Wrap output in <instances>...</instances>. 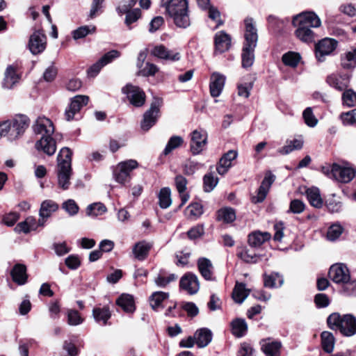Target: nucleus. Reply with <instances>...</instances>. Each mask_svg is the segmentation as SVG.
<instances>
[{
  "mask_svg": "<svg viewBox=\"0 0 356 356\" xmlns=\"http://www.w3.org/2000/svg\"><path fill=\"white\" fill-rule=\"evenodd\" d=\"M138 165V162L129 159L120 163L113 171L114 179L119 184L125 185L131 180V172Z\"/></svg>",
  "mask_w": 356,
  "mask_h": 356,
  "instance_id": "obj_7",
  "label": "nucleus"
},
{
  "mask_svg": "<svg viewBox=\"0 0 356 356\" xmlns=\"http://www.w3.org/2000/svg\"><path fill=\"white\" fill-rule=\"evenodd\" d=\"M33 131L36 134L43 136H51L54 132V127L52 122L45 117H39L33 127Z\"/></svg>",
  "mask_w": 356,
  "mask_h": 356,
  "instance_id": "obj_18",
  "label": "nucleus"
},
{
  "mask_svg": "<svg viewBox=\"0 0 356 356\" xmlns=\"http://www.w3.org/2000/svg\"><path fill=\"white\" fill-rule=\"evenodd\" d=\"M46 36L41 31L34 32L30 37L29 48L33 54L42 53L46 48Z\"/></svg>",
  "mask_w": 356,
  "mask_h": 356,
  "instance_id": "obj_16",
  "label": "nucleus"
},
{
  "mask_svg": "<svg viewBox=\"0 0 356 356\" xmlns=\"http://www.w3.org/2000/svg\"><path fill=\"white\" fill-rule=\"evenodd\" d=\"M122 92L126 95L129 103L134 106L141 107L145 104V94L138 86L128 83L122 88Z\"/></svg>",
  "mask_w": 356,
  "mask_h": 356,
  "instance_id": "obj_9",
  "label": "nucleus"
},
{
  "mask_svg": "<svg viewBox=\"0 0 356 356\" xmlns=\"http://www.w3.org/2000/svg\"><path fill=\"white\" fill-rule=\"evenodd\" d=\"M35 149L42 151L49 156L53 155L56 150V142L51 136H43L35 145Z\"/></svg>",
  "mask_w": 356,
  "mask_h": 356,
  "instance_id": "obj_19",
  "label": "nucleus"
},
{
  "mask_svg": "<svg viewBox=\"0 0 356 356\" xmlns=\"http://www.w3.org/2000/svg\"><path fill=\"white\" fill-rule=\"evenodd\" d=\"M218 219L225 222H232L236 219V213L234 209L225 207L218 211Z\"/></svg>",
  "mask_w": 356,
  "mask_h": 356,
  "instance_id": "obj_42",
  "label": "nucleus"
},
{
  "mask_svg": "<svg viewBox=\"0 0 356 356\" xmlns=\"http://www.w3.org/2000/svg\"><path fill=\"white\" fill-rule=\"evenodd\" d=\"M169 297V293L163 291H156L149 297V302L152 308L157 311L159 308L163 307L162 302L167 300Z\"/></svg>",
  "mask_w": 356,
  "mask_h": 356,
  "instance_id": "obj_39",
  "label": "nucleus"
},
{
  "mask_svg": "<svg viewBox=\"0 0 356 356\" xmlns=\"http://www.w3.org/2000/svg\"><path fill=\"white\" fill-rule=\"evenodd\" d=\"M306 195L309 204L316 208H321L323 200L321 197L320 191L316 187L309 188L306 191Z\"/></svg>",
  "mask_w": 356,
  "mask_h": 356,
  "instance_id": "obj_35",
  "label": "nucleus"
},
{
  "mask_svg": "<svg viewBox=\"0 0 356 356\" xmlns=\"http://www.w3.org/2000/svg\"><path fill=\"white\" fill-rule=\"evenodd\" d=\"M326 207L330 212L338 213L341 211L342 203L339 200H337L335 196L333 195L332 197L327 200Z\"/></svg>",
  "mask_w": 356,
  "mask_h": 356,
  "instance_id": "obj_58",
  "label": "nucleus"
},
{
  "mask_svg": "<svg viewBox=\"0 0 356 356\" xmlns=\"http://www.w3.org/2000/svg\"><path fill=\"white\" fill-rule=\"evenodd\" d=\"M29 118L24 115H16L11 120L10 140H15L24 134L25 130L29 127Z\"/></svg>",
  "mask_w": 356,
  "mask_h": 356,
  "instance_id": "obj_12",
  "label": "nucleus"
},
{
  "mask_svg": "<svg viewBox=\"0 0 356 356\" xmlns=\"http://www.w3.org/2000/svg\"><path fill=\"white\" fill-rule=\"evenodd\" d=\"M321 172L330 178H333L341 183L350 182L355 176L356 170L350 167H345L337 163L321 168Z\"/></svg>",
  "mask_w": 356,
  "mask_h": 356,
  "instance_id": "obj_6",
  "label": "nucleus"
},
{
  "mask_svg": "<svg viewBox=\"0 0 356 356\" xmlns=\"http://www.w3.org/2000/svg\"><path fill=\"white\" fill-rule=\"evenodd\" d=\"M207 143V134L204 131L195 130L191 134V151L193 155L201 153Z\"/></svg>",
  "mask_w": 356,
  "mask_h": 356,
  "instance_id": "obj_14",
  "label": "nucleus"
},
{
  "mask_svg": "<svg viewBox=\"0 0 356 356\" xmlns=\"http://www.w3.org/2000/svg\"><path fill=\"white\" fill-rule=\"evenodd\" d=\"M124 14L126 15L124 23L128 26L129 29H131V25L141 17V11L139 8L133 9Z\"/></svg>",
  "mask_w": 356,
  "mask_h": 356,
  "instance_id": "obj_49",
  "label": "nucleus"
},
{
  "mask_svg": "<svg viewBox=\"0 0 356 356\" xmlns=\"http://www.w3.org/2000/svg\"><path fill=\"white\" fill-rule=\"evenodd\" d=\"M158 67L150 63H146L144 67L140 69L138 74L143 76H154L158 72Z\"/></svg>",
  "mask_w": 356,
  "mask_h": 356,
  "instance_id": "obj_60",
  "label": "nucleus"
},
{
  "mask_svg": "<svg viewBox=\"0 0 356 356\" xmlns=\"http://www.w3.org/2000/svg\"><path fill=\"white\" fill-rule=\"evenodd\" d=\"M327 323L330 329L339 330L345 337L356 334V318L352 314L332 313L327 317Z\"/></svg>",
  "mask_w": 356,
  "mask_h": 356,
  "instance_id": "obj_5",
  "label": "nucleus"
},
{
  "mask_svg": "<svg viewBox=\"0 0 356 356\" xmlns=\"http://www.w3.org/2000/svg\"><path fill=\"white\" fill-rule=\"evenodd\" d=\"M283 277L278 273H272L264 276V286L266 287H280L283 284Z\"/></svg>",
  "mask_w": 356,
  "mask_h": 356,
  "instance_id": "obj_41",
  "label": "nucleus"
},
{
  "mask_svg": "<svg viewBox=\"0 0 356 356\" xmlns=\"http://www.w3.org/2000/svg\"><path fill=\"white\" fill-rule=\"evenodd\" d=\"M138 0H123L117 7L116 10L120 15L124 13L132 10L131 8L136 5Z\"/></svg>",
  "mask_w": 356,
  "mask_h": 356,
  "instance_id": "obj_57",
  "label": "nucleus"
},
{
  "mask_svg": "<svg viewBox=\"0 0 356 356\" xmlns=\"http://www.w3.org/2000/svg\"><path fill=\"white\" fill-rule=\"evenodd\" d=\"M92 316L96 323L101 325H106L108 320L111 317V310L110 307L105 305L104 307H95L92 309Z\"/></svg>",
  "mask_w": 356,
  "mask_h": 356,
  "instance_id": "obj_24",
  "label": "nucleus"
},
{
  "mask_svg": "<svg viewBox=\"0 0 356 356\" xmlns=\"http://www.w3.org/2000/svg\"><path fill=\"white\" fill-rule=\"evenodd\" d=\"M302 118L305 124L308 127H314L318 123V120L314 115L311 107H307L304 110L302 113Z\"/></svg>",
  "mask_w": 356,
  "mask_h": 356,
  "instance_id": "obj_55",
  "label": "nucleus"
},
{
  "mask_svg": "<svg viewBox=\"0 0 356 356\" xmlns=\"http://www.w3.org/2000/svg\"><path fill=\"white\" fill-rule=\"evenodd\" d=\"M225 83V76L217 72H214L211 76L209 89L211 95L213 97H218L224 88Z\"/></svg>",
  "mask_w": 356,
  "mask_h": 356,
  "instance_id": "obj_23",
  "label": "nucleus"
},
{
  "mask_svg": "<svg viewBox=\"0 0 356 356\" xmlns=\"http://www.w3.org/2000/svg\"><path fill=\"white\" fill-rule=\"evenodd\" d=\"M337 41L332 38H324L315 45L316 58L319 62L325 60V56L331 54L337 48Z\"/></svg>",
  "mask_w": 356,
  "mask_h": 356,
  "instance_id": "obj_10",
  "label": "nucleus"
},
{
  "mask_svg": "<svg viewBox=\"0 0 356 356\" xmlns=\"http://www.w3.org/2000/svg\"><path fill=\"white\" fill-rule=\"evenodd\" d=\"M72 151L68 147L60 149L58 157L57 179L58 185L63 190H67L70 186L72 175Z\"/></svg>",
  "mask_w": 356,
  "mask_h": 356,
  "instance_id": "obj_4",
  "label": "nucleus"
},
{
  "mask_svg": "<svg viewBox=\"0 0 356 356\" xmlns=\"http://www.w3.org/2000/svg\"><path fill=\"white\" fill-rule=\"evenodd\" d=\"M207 11L209 18L216 22V29L223 24V21L220 18V13L217 8L214 6L209 7Z\"/></svg>",
  "mask_w": 356,
  "mask_h": 356,
  "instance_id": "obj_59",
  "label": "nucleus"
},
{
  "mask_svg": "<svg viewBox=\"0 0 356 356\" xmlns=\"http://www.w3.org/2000/svg\"><path fill=\"white\" fill-rule=\"evenodd\" d=\"M305 209V203L298 199H295L291 201L289 205V212L293 213H301Z\"/></svg>",
  "mask_w": 356,
  "mask_h": 356,
  "instance_id": "obj_62",
  "label": "nucleus"
},
{
  "mask_svg": "<svg viewBox=\"0 0 356 356\" xmlns=\"http://www.w3.org/2000/svg\"><path fill=\"white\" fill-rule=\"evenodd\" d=\"M270 238L271 235L268 232L254 231L248 235V243L251 247H259Z\"/></svg>",
  "mask_w": 356,
  "mask_h": 356,
  "instance_id": "obj_28",
  "label": "nucleus"
},
{
  "mask_svg": "<svg viewBox=\"0 0 356 356\" xmlns=\"http://www.w3.org/2000/svg\"><path fill=\"white\" fill-rule=\"evenodd\" d=\"M58 209V204L51 200H47L42 202L39 215L40 217L48 218L52 213Z\"/></svg>",
  "mask_w": 356,
  "mask_h": 356,
  "instance_id": "obj_38",
  "label": "nucleus"
},
{
  "mask_svg": "<svg viewBox=\"0 0 356 356\" xmlns=\"http://www.w3.org/2000/svg\"><path fill=\"white\" fill-rule=\"evenodd\" d=\"M181 308L186 312L188 316L191 317L196 316L199 313V309L196 305L192 302H183Z\"/></svg>",
  "mask_w": 356,
  "mask_h": 356,
  "instance_id": "obj_63",
  "label": "nucleus"
},
{
  "mask_svg": "<svg viewBox=\"0 0 356 356\" xmlns=\"http://www.w3.org/2000/svg\"><path fill=\"white\" fill-rule=\"evenodd\" d=\"M204 191L205 192H211L216 186L218 179L215 177L211 173L206 174L203 177Z\"/></svg>",
  "mask_w": 356,
  "mask_h": 356,
  "instance_id": "obj_50",
  "label": "nucleus"
},
{
  "mask_svg": "<svg viewBox=\"0 0 356 356\" xmlns=\"http://www.w3.org/2000/svg\"><path fill=\"white\" fill-rule=\"evenodd\" d=\"M106 211V207L101 202H96L88 206L87 215L92 217L102 216Z\"/></svg>",
  "mask_w": 356,
  "mask_h": 356,
  "instance_id": "obj_45",
  "label": "nucleus"
},
{
  "mask_svg": "<svg viewBox=\"0 0 356 356\" xmlns=\"http://www.w3.org/2000/svg\"><path fill=\"white\" fill-rule=\"evenodd\" d=\"M67 323L72 326H76L81 324L83 318L81 316L79 312L74 309H69L67 312Z\"/></svg>",
  "mask_w": 356,
  "mask_h": 356,
  "instance_id": "obj_51",
  "label": "nucleus"
},
{
  "mask_svg": "<svg viewBox=\"0 0 356 356\" xmlns=\"http://www.w3.org/2000/svg\"><path fill=\"white\" fill-rule=\"evenodd\" d=\"M183 142H184V140L181 136H172L169 139V140L163 150V154L165 156L169 154L172 150L180 147L182 145Z\"/></svg>",
  "mask_w": 356,
  "mask_h": 356,
  "instance_id": "obj_47",
  "label": "nucleus"
},
{
  "mask_svg": "<svg viewBox=\"0 0 356 356\" xmlns=\"http://www.w3.org/2000/svg\"><path fill=\"white\" fill-rule=\"evenodd\" d=\"M299 60V55L294 52H288L284 54L282 56V62L286 65L291 67H296L298 64Z\"/></svg>",
  "mask_w": 356,
  "mask_h": 356,
  "instance_id": "obj_56",
  "label": "nucleus"
},
{
  "mask_svg": "<svg viewBox=\"0 0 356 356\" xmlns=\"http://www.w3.org/2000/svg\"><path fill=\"white\" fill-rule=\"evenodd\" d=\"M151 54L159 59L170 61H177L181 58L179 52L170 50L163 44L154 46L151 50Z\"/></svg>",
  "mask_w": 356,
  "mask_h": 356,
  "instance_id": "obj_17",
  "label": "nucleus"
},
{
  "mask_svg": "<svg viewBox=\"0 0 356 356\" xmlns=\"http://www.w3.org/2000/svg\"><path fill=\"white\" fill-rule=\"evenodd\" d=\"M249 295V291L245 289L243 283L236 282L232 292V298L234 300L241 304Z\"/></svg>",
  "mask_w": 356,
  "mask_h": 356,
  "instance_id": "obj_37",
  "label": "nucleus"
},
{
  "mask_svg": "<svg viewBox=\"0 0 356 356\" xmlns=\"http://www.w3.org/2000/svg\"><path fill=\"white\" fill-rule=\"evenodd\" d=\"M162 105V99L156 98L151 104L150 108L144 113L143 119L140 126L143 131H148L154 126L157 121L160 111V107Z\"/></svg>",
  "mask_w": 356,
  "mask_h": 356,
  "instance_id": "obj_8",
  "label": "nucleus"
},
{
  "mask_svg": "<svg viewBox=\"0 0 356 356\" xmlns=\"http://www.w3.org/2000/svg\"><path fill=\"white\" fill-rule=\"evenodd\" d=\"M198 270L202 277L208 281H214L213 266L211 261L206 257H200L197 261Z\"/></svg>",
  "mask_w": 356,
  "mask_h": 356,
  "instance_id": "obj_20",
  "label": "nucleus"
},
{
  "mask_svg": "<svg viewBox=\"0 0 356 356\" xmlns=\"http://www.w3.org/2000/svg\"><path fill=\"white\" fill-rule=\"evenodd\" d=\"M238 153L235 150H229L224 154L220 158L216 170L219 175H223L227 173L232 167V162L236 159Z\"/></svg>",
  "mask_w": 356,
  "mask_h": 356,
  "instance_id": "obj_22",
  "label": "nucleus"
},
{
  "mask_svg": "<svg viewBox=\"0 0 356 356\" xmlns=\"http://www.w3.org/2000/svg\"><path fill=\"white\" fill-rule=\"evenodd\" d=\"M321 346L323 350L327 353L333 351L334 347V337L333 334L327 331H324L321 334Z\"/></svg>",
  "mask_w": 356,
  "mask_h": 356,
  "instance_id": "obj_40",
  "label": "nucleus"
},
{
  "mask_svg": "<svg viewBox=\"0 0 356 356\" xmlns=\"http://www.w3.org/2000/svg\"><path fill=\"white\" fill-rule=\"evenodd\" d=\"M329 277L337 284H343L350 280V271L343 264H336L330 268Z\"/></svg>",
  "mask_w": 356,
  "mask_h": 356,
  "instance_id": "obj_11",
  "label": "nucleus"
},
{
  "mask_svg": "<svg viewBox=\"0 0 356 356\" xmlns=\"http://www.w3.org/2000/svg\"><path fill=\"white\" fill-rule=\"evenodd\" d=\"M20 77L17 74L15 69L10 65L6 68L5 77L3 81V87L11 89L19 80Z\"/></svg>",
  "mask_w": 356,
  "mask_h": 356,
  "instance_id": "obj_31",
  "label": "nucleus"
},
{
  "mask_svg": "<svg viewBox=\"0 0 356 356\" xmlns=\"http://www.w3.org/2000/svg\"><path fill=\"white\" fill-rule=\"evenodd\" d=\"M96 27L93 25L82 26L72 31V37L74 40H79L86 37L88 35L95 32Z\"/></svg>",
  "mask_w": 356,
  "mask_h": 356,
  "instance_id": "obj_43",
  "label": "nucleus"
},
{
  "mask_svg": "<svg viewBox=\"0 0 356 356\" xmlns=\"http://www.w3.org/2000/svg\"><path fill=\"white\" fill-rule=\"evenodd\" d=\"M38 228L37 220L33 216L27 217L25 220L18 223L15 227V231L17 233H29L31 231L35 230Z\"/></svg>",
  "mask_w": 356,
  "mask_h": 356,
  "instance_id": "obj_34",
  "label": "nucleus"
},
{
  "mask_svg": "<svg viewBox=\"0 0 356 356\" xmlns=\"http://www.w3.org/2000/svg\"><path fill=\"white\" fill-rule=\"evenodd\" d=\"M341 65L343 68L351 69L356 66V48L348 51L341 58Z\"/></svg>",
  "mask_w": 356,
  "mask_h": 356,
  "instance_id": "obj_46",
  "label": "nucleus"
},
{
  "mask_svg": "<svg viewBox=\"0 0 356 356\" xmlns=\"http://www.w3.org/2000/svg\"><path fill=\"white\" fill-rule=\"evenodd\" d=\"M170 194L171 192L169 188L165 187L161 189L159 193V202L162 209H166L170 206L172 203Z\"/></svg>",
  "mask_w": 356,
  "mask_h": 356,
  "instance_id": "obj_44",
  "label": "nucleus"
},
{
  "mask_svg": "<svg viewBox=\"0 0 356 356\" xmlns=\"http://www.w3.org/2000/svg\"><path fill=\"white\" fill-rule=\"evenodd\" d=\"M152 247V243L145 241L136 243L132 249L134 257L139 261L145 260L147 257Z\"/></svg>",
  "mask_w": 356,
  "mask_h": 356,
  "instance_id": "obj_26",
  "label": "nucleus"
},
{
  "mask_svg": "<svg viewBox=\"0 0 356 356\" xmlns=\"http://www.w3.org/2000/svg\"><path fill=\"white\" fill-rule=\"evenodd\" d=\"M195 343L198 348H202L207 346L212 341V332L207 327L200 328L194 334Z\"/></svg>",
  "mask_w": 356,
  "mask_h": 356,
  "instance_id": "obj_25",
  "label": "nucleus"
},
{
  "mask_svg": "<svg viewBox=\"0 0 356 356\" xmlns=\"http://www.w3.org/2000/svg\"><path fill=\"white\" fill-rule=\"evenodd\" d=\"M343 231V228L339 224L331 225L327 232V238L329 241H334L339 238Z\"/></svg>",
  "mask_w": 356,
  "mask_h": 356,
  "instance_id": "obj_52",
  "label": "nucleus"
},
{
  "mask_svg": "<svg viewBox=\"0 0 356 356\" xmlns=\"http://www.w3.org/2000/svg\"><path fill=\"white\" fill-rule=\"evenodd\" d=\"M186 213L189 218L197 219L203 213V207L199 202L191 203L187 207Z\"/></svg>",
  "mask_w": 356,
  "mask_h": 356,
  "instance_id": "obj_48",
  "label": "nucleus"
},
{
  "mask_svg": "<svg viewBox=\"0 0 356 356\" xmlns=\"http://www.w3.org/2000/svg\"><path fill=\"white\" fill-rule=\"evenodd\" d=\"M10 275L13 280L19 285L24 284L27 281L26 267L24 264H15L10 272Z\"/></svg>",
  "mask_w": 356,
  "mask_h": 356,
  "instance_id": "obj_29",
  "label": "nucleus"
},
{
  "mask_svg": "<svg viewBox=\"0 0 356 356\" xmlns=\"http://www.w3.org/2000/svg\"><path fill=\"white\" fill-rule=\"evenodd\" d=\"M231 332L236 338L244 337L248 332V324L244 318H236L230 323Z\"/></svg>",
  "mask_w": 356,
  "mask_h": 356,
  "instance_id": "obj_27",
  "label": "nucleus"
},
{
  "mask_svg": "<svg viewBox=\"0 0 356 356\" xmlns=\"http://www.w3.org/2000/svg\"><path fill=\"white\" fill-rule=\"evenodd\" d=\"M282 343L280 341L264 340L262 345V350L266 356H280Z\"/></svg>",
  "mask_w": 356,
  "mask_h": 356,
  "instance_id": "obj_32",
  "label": "nucleus"
},
{
  "mask_svg": "<svg viewBox=\"0 0 356 356\" xmlns=\"http://www.w3.org/2000/svg\"><path fill=\"white\" fill-rule=\"evenodd\" d=\"M62 207L70 216L76 215L79 211V207L74 200L70 199L63 203Z\"/></svg>",
  "mask_w": 356,
  "mask_h": 356,
  "instance_id": "obj_61",
  "label": "nucleus"
},
{
  "mask_svg": "<svg viewBox=\"0 0 356 356\" xmlns=\"http://www.w3.org/2000/svg\"><path fill=\"white\" fill-rule=\"evenodd\" d=\"M245 23V41L241 53V65L245 69L250 67L254 61V49L257 47L258 35L252 18H246Z\"/></svg>",
  "mask_w": 356,
  "mask_h": 356,
  "instance_id": "obj_2",
  "label": "nucleus"
},
{
  "mask_svg": "<svg viewBox=\"0 0 356 356\" xmlns=\"http://www.w3.org/2000/svg\"><path fill=\"white\" fill-rule=\"evenodd\" d=\"M327 82L330 86L336 88L339 91H342L346 90L348 87V81L347 79L341 76H338L337 74H331L327 76Z\"/></svg>",
  "mask_w": 356,
  "mask_h": 356,
  "instance_id": "obj_36",
  "label": "nucleus"
},
{
  "mask_svg": "<svg viewBox=\"0 0 356 356\" xmlns=\"http://www.w3.org/2000/svg\"><path fill=\"white\" fill-rule=\"evenodd\" d=\"M161 6L177 27L186 29L191 25L187 0H162Z\"/></svg>",
  "mask_w": 356,
  "mask_h": 356,
  "instance_id": "obj_3",
  "label": "nucleus"
},
{
  "mask_svg": "<svg viewBox=\"0 0 356 356\" xmlns=\"http://www.w3.org/2000/svg\"><path fill=\"white\" fill-rule=\"evenodd\" d=\"M304 140L302 136H299L298 138H293L292 140H287L286 145L278 149V152L282 155H286L291 152L300 150L302 148Z\"/></svg>",
  "mask_w": 356,
  "mask_h": 356,
  "instance_id": "obj_30",
  "label": "nucleus"
},
{
  "mask_svg": "<svg viewBox=\"0 0 356 356\" xmlns=\"http://www.w3.org/2000/svg\"><path fill=\"white\" fill-rule=\"evenodd\" d=\"M179 286L190 295L197 293L200 289L197 276L190 272L185 273L180 279Z\"/></svg>",
  "mask_w": 356,
  "mask_h": 356,
  "instance_id": "obj_13",
  "label": "nucleus"
},
{
  "mask_svg": "<svg viewBox=\"0 0 356 356\" xmlns=\"http://www.w3.org/2000/svg\"><path fill=\"white\" fill-rule=\"evenodd\" d=\"M232 39L229 35L225 31H221L216 33L214 37L215 50L220 54H222L227 50L231 47Z\"/></svg>",
  "mask_w": 356,
  "mask_h": 356,
  "instance_id": "obj_21",
  "label": "nucleus"
},
{
  "mask_svg": "<svg viewBox=\"0 0 356 356\" xmlns=\"http://www.w3.org/2000/svg\"><path fill=\"white\" fill-rule=\"evenodd\" d=\"M342 101L343 105L348 107L356 106V92L351 89L346 90L342 95Z\"/></svg>",
  "mask_w": 356,
  "mask_h": 356,
  "instance_id": "obj_54",
  "label": "nucleus"
},
{
  "mask_svg": "<svg viewBox=\"0 0 356 356\" xmlns=\"http://www.w3.org/2000/svg\"><path fill=\"white\" fill-rule=\"evenodd\" d=\"M177 279V275L174 273L170 274L167 277H165L164 275H161V273H159L158 276L155 278L154 282L158 286L164 288L168 284L175 281Z\"/></svg>",
  "mask_w": 356,
  "mask_h": 356,
  "instance_id": "obj_53",
  "label": "nucleus"
},
{
  "mask_svg": "<svg viewBox=\"0 0 356 356\" xmlns=\"http://www.w3.org/2000/svg\"><path fill=\"white\" fill-rule=\"evenodd\" d=\"M293 24L298 26L296 35L301 41L311 43L315 40L316 35L311 28H318L321 25L318 16L313 11H305L296 15Z\"/></svg>",
  "mask_w": 356,
  "mask_h": 356,
  "instance_id": "obj_1",
  "label": "nucleus"
},
{
  "mask_svg": "<svg viewBox=\"0 0 356 356\" xmlns=\"http://www.w3.org/2000/svg\"><path fill=\"white\" fill-rule=\"evenodd\" d=\"M116 304L127 313H132L136 309L134 297L129 294L121 295L117 299Z\"/></svg>",
  "mask_w": 356,
  "mask_h": 356,
  "instance_id": "obj_33",
  "label": "nucleus"
},
{
  "mask_svg": "<svg viewBox=\"0 0 356 356\" xmlns=\"http://www.w3.org/2000/svg\"><path fill=\"white\" fill-rule=\"evenodd\" d=\"M89 101L88 96L76 95L71 99L70 104L65 110V115L67 120L73 119L74 115L79 112L82 107L87 105Z\"/></svg>",
  "mask_w": 356,
  "mask_h": 356,
  "instance_id": "obj_15",
  "label": "nucleus"
},
{
  "mask_svg": "<svg viewBox=\"0 0 356 356\" xmlns=\"http://www.w3.org/2000/svg\"><path fill=\"white\" fill-rule=\"evenodd\" d=\"M343 293L346 296H356V281H348L343 283Z\"/></svg>",
  "mask_w": 356,
  "mask_h": 356,
  "instance_id": "obj_64",
  "label": "nucleus"
}]
</instances>
